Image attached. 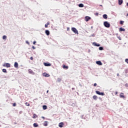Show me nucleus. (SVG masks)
Listing matches in <instances>:
<instances>
[{
  "label": "nucleus",
  "instance_id": "obj_1",
  "mask_svg": "<svg viewBox=\"0 0 128 128\" xmlns=\"http://www.w3.org/2000/svg\"><path fill=\"white\" fill-rule=\"evenodd\" d=\"M104 26L106 28H110V24L106 21L104 22Z\"/></svg>",
  "mask_w": 128,
  "mask_h": 128
},
{
  "label": "nucleus",
  "instance_id": "obj_2",
  "mask_svg": "<svg viewBox=\"0 0 128 128\" xmlns=\"http://www.w3.org/2000/svg\"><path fill=\"white\" fill-rule=\"evenodd\" d=\"M72 32H74L76 34H78V31L76 28H72Z\"/></svg>",
  "mask_w": 128,
  "mask_h": 128
},
{
  "label": "nucleus",
  "instance_id": "obj_3",
  "mask_svg": "<svg viewBox=\"0 0 128 128\" xmlns=\"http://www.w3.org/2000/svg\"><path fill=\"white\" fill-rule=\"evenodd\" d=\"M91 19L90 17H89V16H86L84 18V20L86 22H88Z\"/></svg>",
  "mask_w": 128,
  "mask_h": 128
},
{
  "label": "nucleus",
  "instance_id": "obj_4",
  "mask_svg": "<svg viewBox=\"0 0 128 128\" xmlns=\"http://www.w3.org/2000/svg\"><path fill=\"white\" fill-rule=\"evenodd\" d=\"M3 66L4 67L10 68V64L8 63H6L4 64Z\"/></svg>",
  "mask_w": 128,
  "mask_h": 128
},
{
  "label": "nucleus",
  "instance_id": "obj_5",
  "mask_svg": "<svg viewBox=\"0 0 128 128\" xmlns=\"http://www.w3.org/2000/svg\"><path fill=\"white\" fill-rule=\"evenodd\" d=\"M96 92L99 95L104 96V92H100L99 91L96 90Z\"/></svg>",
  "mask_w": 128,
  "mask_h": 128
},
{
  "label": "nucleus",
  "instance_id": "obj_6",
  "mask_svg": "<svg viewBox=\"0 0 128 128\" xmlns=\"http://www.w3.org/2000/svg\"><path fill=\"white\" fill-rule=\"evenodd\" d=\"M42 75L45 77H49L50 76V74H48V73H43Z\"/></svg>",
  "mask_w": 128,
  "mask_h": 128
},
{
  "label": "nucleus",
  "instance_id": "obj_7",
  "mask_svg": "<svg viewBox=\"0 0 128 128\" xmlns=\"http://www.w3.org/2000/svg\"><path fill=\"white\" fill-rule=\"evenodd\" d=\"M18 64L17 62H14V66L16 68H18Z\"/></svg>",
  "mask_w": 128,
  "mask_h": 128
},
{
  "label": "nucleus",
  "instance_id": "obj_8",
  "mask_svg": "<svg viewBox=\"0 0 128 128\" xmlns=\"http://www.w3.org/2000/svg\"><path fill=\"white\" fill-rule=\"evenodd\" d=\"M44 66H52L51 64H48V63H46V62H44Z\"/></svg>",
  "mask_w": 128,
  "mask_h": 128
},
{
  "label": "nucleus",
  "instance_id": "obj_9",
  "mask_svg": "<svg viewBox=\"0 0 128 128\" xmlns=\"http://www.w3.org/2000/svg\"><path fill=\"white\" fill-rule=\"evenodd\" d=\"M64 124L63 122H60L58 124V126L60 128H62L64 126Z\"/></svg>",
  "mask_w": 128,
  "mask_h": 128
},
{
  "label": "nucleus",
  "instance_id": "obj_10",
  "mask_svg": "<svg viewBox=\"0 0 128 128\" xmlns=\"http://www.w3.org/2000/svg\"><path fill=\"white\" fill-rule=\"evenodd\" d=\"M123 2V0H118V4L119 5H121Z\"/></svg>",
  "mask_w": 128,
  "mask_h": 128
},
{
  "label": "nucleus",
  "instance_id": "obj_11",
  "mask_svg": "<svg viewBox=\"0 0 128 128\" xmlns=\"http://www.w3.org/2000/svg\"><path fill=\"white\" fill-rule=\"evenodd\" d=\"M45 32L47 36H49L50 34V32L48 30H46Z\"/></svg>",
  "mask_w": 128,
  "mask_h": 128
},
{
  "label": "nucleus",
  "instance_id": "obj_12",
  "mask_svg": "<svg viewBox=\"0 0 128 128\" xmlns=\"http://www.w3.org/2000/svg\"><path fill=\"white\" fill-rule=\"evenodd\" d=\"M102 16L104 19H108V15L106 14H104Z\"/></svg>",
  "mask_w": 128,
  "mask_h": 128
},
{
  "label": "nucleus",
  "instance_id": "obj_13",
  "mask_svg": "<svg viewBox=\"0 0 128 128\" xmlns=\"http://www.w3.org/2000/svg\"><path fill=\"white\" fill-rule=\"evenodd\" d=\"M50 24V22H48L46 24H45V28H48L49 25Z\"/></svg>",
  "mask_w": 128,
  "mask_h": 128
},
{
  "label": "nucleus",
  "instance_id": "obj_14",
  "mask_svg": "<svg viewBox=\"0 0 128 128\" xmlns=\"http://www.w3.org/2000/svg\"><path fill=\"white\" fill-rule=\"evenodd\" d=\"M93 45L96 46H100V44H98L96 42H94Z\"/></svg>",
  "mask_w": 128,
  "mask_h": 128
},
{
  "label": "nucleus",
  "instance_id": "obj_15",
  "mask_svg": "<svg viewBox=\"0 0 128 128\" xmlns=\"http://www.w3.org/2000/svg\"><path fill=\"white\" fill-rule=\"evenodd\" d=\"M119 30L120 32H125L126 30L124 28H119Z\"/></svg>",
  "mask_w": 128,
  "mask_h": 128
},
{
  "label": "nucleus",
  "instance_id": "obj_16",
  "mask_svg": "<svg viewBox=\"0 0 128 128\" xmlns=\"http://www.w3.org/2000/svg\"><path fill=\"white\" fill-rule=\"evenodd\" d=\"M96 63L100 65V66L102 65V63L100 61H97V62H96Z\"/></svg>",
  "mask_w": 128,
  "mask_h": 128
},
{
  "label": "nucleus",
  "instance_id": "obj_17",
  "mask_svg": "<svg viewBox=\"0 0 128 128\" xmlns=\"http://www.w3.org/2000/svg\"><path fill=\"white\" fill-rule=\"evenodd\" d=\"M42 108H43V110H46L48 108V107L44 105L42 106Z\"/></svg>",
  "mask_w": 128,
  "mask_h": 128
},
{
  "label": "nucleus",
  "instance_id": "obj_18",
  "mask_svg": "<svg viewBox=\"0 0 128 128\" xmlns=\"http://www.w3.org/2000/svg\"><path fill=\"white\" fill-rule=\"evenodd\" d=\"M63 68H64V69H65V70H68V66H66V65H64V66H63Z\"/></svg>",
  "mask_w": 128,
  "mask_h": 128
},
{
  "label": "nucleus",
  "instance_id": "obj_19",
  "mask_svg": "<svg viewBox=\"0 0 128 128\" xmlns=\"http://www.w3.org/2000/svg\"><path fill=\"white\" fill-rule=\"evenodd\" d=\"M120 98H125L123 93H121V94H120Z\"/></svg>",
  "mask_w": 128,
  "mask_h": 128
},
{
  "label": "nucleus",
  "instance_id": "obj_20",
  "mask_svg": "<svg viewBox=\"0 0 128 128\" xmlns=\"http://www.w3.org/2000/svg\"><path fill=\"white\" fill-rule=\"evenodd\" d=\"M78 6H79L80 8H83V7H84V4H78Z\"/></svg>",
  "mask_w": 128,
  "mask_h": 128
},
{
  "label": "nucleus",
  "instance_id": "obj_21",
  "mask_svg": "<svg viewBox=\"0 0 128 128\" xmlns=\"http://www.w3.org/2000/svg\"><path fill=\"white\" fill-rule=\"evenodd\" d=\"M44 126H48V122L47 121H46L44 122Z\"/></svg>",
  "mask_w": 128,
  "mask_h": 128
},
{
  "label": "nucleus",
  "instance_id": "obj_22",
  "mask_svg": "<svg viewBox=\"0 0 128 128\" xmlns=\"http://www.w3.org/2000/svg\"><path fill=\"white\" fill-rule=\"evenodd\" d=\"M34 128H36V127H38V124L37 123H34Z\"/></svg>",
  "mask_w": 128,
  "mask_h": 128
},
{
  "label": "nucleus",
  "instance_id": "obj_23",
  "mask_svg": "<svg viewBox=\"0 0 128 128\" xmlns=\"http://www.w3.org/2000/svg\"><path fill=\"white\" fill-rule=\"evenodd\" d=\"M93 98L94 100H96L97 98H98V96H93Z\"/></svg>",
  "mask_w": 128,
  "mask_h": 128
},
{
  "label": "nucleus",
  "instance_id": "obj_24",
  "mask_svg": "<svg viewBox=\"0 0 128 128\" xmlns=\"http://www.w3.org/2000/svg\"><path fill=\"white\" fill-rule=\"evenodd\" d=\"M37 118V116L36 114H34V116H33V118Z\"/></svg>",
  "mask_w": 128,
  "mask_h": 128
},
{
  "label": "nucleus",
  "instance_id": "obj_25",
  "mask_svg": "<svg viewBox=\"0 0 128 128\" xmlns=\"http://www.w3.org/2000/svg\"><path fill=\"white\" fill-rule=\"evenodd\" d=\"M2 72H3L4 73H6L7 72V71H6V69L2 70Z\"/></svg>",
  "mask_w": 128,
  "mask_h": 128
},
{
  "label": "nucleus",
  "instance_id": "obj_26",
  "mask_svg": "<svg viewBox=\"0 0 128 128\" xmlns=\"http://www.w3.org/2000/svg\"><path fill=\"white\" fill-rule=\"evenodd\" d=\"M7 38L6 36H4L2 37L3 40H6Z\"/></svg>",
  "mask_w": 128,
  "mask_h": 128
},
{
  "label": "nucleus",
  "instance_id": "obj_27",
  "mask_svg": "<svg viewBox=\"0 0 128 128\" xmlns=\"http://www.w3.org/2000/svg\"><path fill=\"white\" fill-rule=\"evenodd\" d=\"M124 23V21H122V20L120 21V24L122 25Z\"/></svg>",
  "mask_w": 128,
  "mask_h": 128
},
{
  "label": "nucleus",
  "instance_id": "obj_28",
  "mask_svg": "<svg viewBox=\"0 0 128 128\" xmlns=\"http://www.w3.org/2000/svg\"><path fill=\"white\" fill-rule=\"evenodd\" d=\"M26 106H30V104L29 103H28V102H26Z\"/></svg>",
  "mask_w": 128,
  "mask_h": 128
},
{
  "label": "nucleus",
  "instance_id": "obj_29",
  "mask_svg": "<svg viewBox=\"0 0 128 128\" xmlns=\"http://www.w3.org/2000/svg\"><path fill=\"white\" fill-rule=\"evenodd\" d=\"M99 50H103V47H102V46L100 47L99 48Z\"/></svg>",
  "mask_w": 128,
  "mask_h": 128
},
{
  "label": "nucleus",
  "instance_id": "obj_30",
  "mask_svg": "<svg viewBox=\"0 0 128 128\" xmlns=\"http://www.w3.org/2000/svg\"><path fill=\"white\" fill-rule=\"evenodd\" d=\"M28 72H29V73H30V74H32V73H33L32 70H28Z\"/></svg>",
  "mask_w": 128,
  "mask_h": 128
},
{
  "label": "nucleus",
  "instance_id": "obj_31",
  "mask_svg": "<svg viewBox=\"0 0 128 128\" xmlns=\"http://www.w3.org/2000/svg\"><path fill=\"white\" fill-rule=\"evenodd\" d=\"M12 106H16V103H13Z\"/></svg>",
  "mask_w": 128,
  "mask_h": 128
},
{
  "label": "nucleus",
  "instance_id": "obj_32",
  "mask_svg": "<svg viewBox=\"0 0 128 128\" xmlns=\"http://www.w3.org/2000/svg\"><path fill=\"white\" fill-rule=\"evenodd\" d=\"M61 80H62V79H61L60 78H58V82H60Z\"/></svg>",
  "mask_w": 128,
  "mask_h": 128
},
{
  "label": "nucleus",
  "instance_id": "obj_33",
  "mask_svg": "<svg viewBox=\"0 0 128 128\" xmlns=\"http://www.w3.org/2000/svg\"><path fill=\"white\" fill-rule=\"evenodd\" d=\"M30 60H34L33 57H32V56H31V57L30 58Z\"/></svg>",
  "mask_w": 128,
  "mask_h": 128
},
{
  "label": "nucleus",
  "instance_id": "obj_34",
  "mask_svg": "<svg viewBox=\"0 0 128 128\" xmlns=\"http://www.w3.org/2000/svg\"><path fill=\"white\" fill-rule=\"evenodd\" d=\"M125 62H126L127 64H128V58H127V59H126Z\"/></svg>",
  "mask_w": 128,
  "mask_h": 128
},
{
  "label": "nucleus",
  "instance_id": "obj_35",
  "mask_svg": "<svg viewBox=\"0 0 128 128\" xmlns=\"http://www.w3.org/2000/svg\"><path fill=\"white\" fill-rule=\"evenodd\" d=\"M96 86H97L96 83H94V87H96Z\"/></svg>",
  "mask_w": 128,
  "mask_h": 128
},
{
  "label": "nucleus",
  "instance_id": "obj_36",
  "mask_svg": "<svg viewBox=\"0 0 128 128\" xmlns=\"http://www.w3.org/2000/svg\"><path fill=\"white\" fill-rule=\"evenodd\" d=\"M32 48H33L34 50L36 49V48L34 47V46H32Z\"/></svg>",
  "mask_w": 128,
  "mask_h": 128
},
{
  "label": "nucleus",
  "instance_id": "obj_37",
  "mask_svg": "<svg viewBox=\"0 0 128 128\" xmlns=\"http://www.w3.org/2000/svg\"><path fill=\"white\" fill-rule=\"evenodd\" d=\"M67 30H68V32H69V30H70V28L68 27L67 28Z\"/></svg>",
  "mask_w": 128,
  "mask_h": 128
},
{
  "label": "nucleus",
  "instance_id": "obj_38",
  "mask_svg": "<svg viewBox=\"0 0 128 128\" xmlns=\"http://www.w3.org/2000/svg\"><path fill=\"white\" fill-rule=\"evenodd\" d=\"M33 44H36V41L34 42Z\"/></svg>",
  "mask_w": 128,
  "mask_h": 128
},
{
  "label": "nucleus",
  "instance_id": "obj_39",
  "mask_svg": "<svg viewBox=\"0 0 128 128\" xmlns=\"http://www.w3.org/2000/svg\"><path fill=\"white\" fill-rule=\"evenodd\" d=\"M119 40H122L121 38L120 37L118 38Z\"/></svg>",
  "mask_w": 128,
  "mask_h": 128
},
{
  "label": "nucleus",
  "instance_id": "obj_40",
  "mask_svg": "<svg viewBox=\"0 0 128 128\" xmlns=\"http://www.w3.org/2000/svg\"><path fill=\"white\" fill-rule=\"evenodd\" d=\"M26 43L28 44H30V43L28 42H26Z\"/></svg>",
  "mask_w": 128,
  "mask_h": 128
},
{
  "label": "nucleus",
  "instance_id": "obj_41",
  "mask_svg": "<svg viewBox=\"0 0 128 128\" xmlns=\"http://www.w3.org/2000/svg\"><path fill=\"white\" fill-rule=\"evenodd\" d=\"M47 93H48L49 92V90H48L47 92H46Z\"/></svg>",
  "mask_w": 128,
  "mask_h": 128
},
{
  "label": "nucleus",
  "instance_id": "obj_42",
  "mask_svg": "<svg viewBox=\"0 0 128 128\" xmlns=\"http://www.w3.org/2000/svg\"><path fill=\"white\" fill-rule=\"evenodd\" d=\"M96 14L97 15V16H98V13H96Z\"/></svg>",
  "mask_w": 128,
  "mask_h": 128
},
{
  "label": "nucleus",
  "instance_id": "obj_43",
  "mask_svg": "<svg viewBox=\"0 0 128 128\" xmlns=\"http://www.w3.org/2000/svg\"><path fill=\"white\" fill-rule=\"evenodd\" d=\"M42 118H44V116H42Z\"/></svg>",
  "mask_w": 128,
  "mask_h": 128
},
{
  "label": "nucleus",
  "instance_id": "obj_44",
  "mask_svg": "<svg viewBox=\"0 0 128 128\" xmlns=\"http://www.w3.org/2000/svg\"><path fill=\"white\" fill-rule=\"evenodd\" d=\"M126 16H128V14H126Z\"/></svg>",
  "mask_w": 128,
  "mask_h": 128
},
{
  "label": "nucleus",
  "instance_id": "obj_45",
  "mask_svg": "<svg viewBox=\"0 0 128 128\" xmlns=\"http://www.w3.org/2000/svg\"><path fill=\"white\" fill-rule=\"evenodd\" d=\"M116 94H118V92H116Z\"/></svg>",
  "mask_w": 128,
  "mask_h": 128
},
{
  "label": "nucleus",
  "instance_id": "obj_46",
  "mask_svg": "<svg viewBox=\"0 0 128 128\" xmlns=\"http://www.w3.org/2000/svg\"><path fill=\"white\" fill-rule=\"evenodd\" d=\"M126 5H127V6H128V2L127 3Z\"/></svg>",
  "mask_w": 128,
  "mask_h": 128
},
{
  "label": "nucleus",
  "instance_id": "obj_47",
  "mask_svg": "<svg viewBox=\"0 0 128 128\" xmlns=\"http://www.w3.org/2000/svg\"><path fill=\"white\" fill-rule=\"evenodd\" d=\"M100 6H102V5H100Z\"/></svg>",
  "mask_w": 128,
  "mask_h": 128
}]
</instances>
